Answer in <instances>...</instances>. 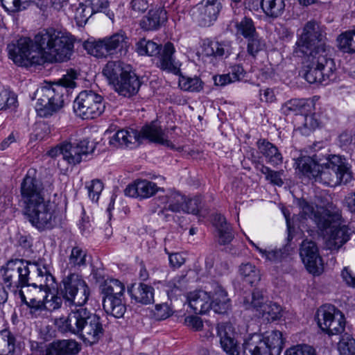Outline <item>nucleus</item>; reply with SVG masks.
<instances>
[{
	"label": "nucleus",
	"mask_w": 355,
	"mask_h": 355,
	"mask_svg": "<svg viewBox=\"0 0 355 355\" xmlns=\"http://www.w3.org/2000/svg\"><path fill=\"white\" fill-rule=\"evenodd\" d=\"M75 37L53 28L39 31L33 40L23 37L8 45L9 58L19 66L42 65L69 60L73 53Z\"/></svg>",
	"instance_id": "obj_1"
},
{
	"label": "nucleus",
	"mask_w": 355,
	"mask_h": 355,
	"mask_svg": "<svg viewBox=\"0 0 355 355\" xmlns=\"http://www.w3.org/2000/svg\"><path fill=\"white\" fill-rule=\"evenodd\" d=\"M60 291L66 302L75 307L66 318L60 319L59 328L63 332L78 336L87 345L97 343L104 329L101 318L83 307L90 295L89 288L83 277L76 272L69 273L62 279Z\"/></svg>",
	"instance_id": "obj_2"
},
{
	"label": "nucleus",
	"mask_w": 355,
	"mask_h": 355,
	"mask_svg": "<svg viewBox=\"0 0 355 355\" xmlns=\"http://www.w3.org/2000/svg\"><path fill=\"white\" fill-rule=\"evenodd\" d=\"M28 171L21 184V201L24 214L30 223L42 232L53 229L57 223V207L62 195L54 194V200H45L42 182Z\"/></svg>",
	"instance_id": "obj_3"
},
{
	"label": "nucleus",
	"mask_w": 355,
	"mask_h": 355,
	"mask_svg": "<svg viewBox=\"0 0 355 355\" xmlns=\"http://www.w3.org/2000/svg\"><path fill=\"white\" fill-rule=\"evenodd\" d=\"M295 164L297 168L304 175L316 182L329 187H336L341 183H347L351 178L348 167L344 157L337 155H329L326 162L317 155L299 157Z\"/></svg>",
	"instance_id": "obj_4"
},
{
	"label": "nucleus",
	"mask_w": 355,
	"mask_h": 355,
	"mask_svg": "<svg viewBox=\"0 0 355 355\" xmlns=\"http://www.w3.org/2000/svg\"><path fill=\"white\" fill-rule=\"evenodd\" d=\"M144 139L160 144L171 148H173L174 146L173 143L168 139L166 130H163L155 121L143 126L139 132L134 129L118 130L110 138L109 144L110 146L116 148H133Z\"/></svg>",
	"instance_id": "obj_5"
},
{
	"label": "nucleus",
	"mask_w": 355,
	"mask_h": 355,
	"mask_svg": "<svg viewBox=\"0 0 355 355\" xmlns=\"http://www.w3.org/2000/svg\"><path fill=\"white\" fill-rule=\"evenodd\" d=\"M321 216H315V223L325 239V246L330 250H338L350 239L351 230L341 225L338 211L322 210Z\"/></svg>",
	"instance_id": "obj_6"
},
{
	"label": "nucleus",
	"mask_w": 355,
	"mask_h": 355,
	"mask_svg": "<svg viewBox=\"0 0 355 355\" xmlns=\"http://www.w3.org/2000/svg\"><path fill=\"white\" fill-rule=\"evenodd\" d=\"M75 83L72 80H60L58 83L42 87L37 90L39 96L35 109L37 114L42 118H48L59 112L64 107V95L67 87H73Z\"/></svg>",
	"instance_id": "obj_7"
},
{
	"label": "nucleus",
	"mask_w": 355,
	"mask_h": 355,
	"mask_svg": "<svg viewBox=\"0 0 355 355\" xmlns=\"http://www.w3.org/2000/svg\"><path fill=\"white\" fill-rule=\"evenodd\" d=\"M329 49L324 52H315L305 58L307 70L304 78L311 84L327 85L337 78L334 60L328 56Z\"/></svg>",
	"instance_id": "obj_8"
},
{
	"label": "nucleus",
	"mask_w": 355,
	"mask_h": 355,
	"mask_svg": "<svg viewBox=\"0 0 355 355\" xmlns=\"http://www.w3.org/2000/svg\"><path fill=\"white\" fill-rule=\"evenodd\" d=\"M325 28L315 21H308L297 40L296 53L308 56L315 52H324L329 49L327 44Z\"/></svg>",
	"instance_id": "obj_9"
},
{
	"label": "nucleus",
	"mask_w": 355,
	"mask_h": 355,
	"mask_svg": "<svg viewBox=\"0 0 355 355\" xmlns=\"http://www.w3.org/2000/svg\"><path fill=\"white\" fill-rule=\"evenodd\" d=\"M32 269L37 272V283H33L34 295L41 294L46 311H53L59 309L62 304L61 297L51 294L50 299L48 292L54 284V277L51 274L48 267L41 262L30 264Z\"/></svg>",
	"instance_id": "obj_10"
},
{
	"label": "nucleus",
	"mask_w": 355,
	"mask_h": 355,
	"mask_svg": "<svg viewBox=\"0 0 355 355\" xmlns=\"http://www.w3.org/2000/svg\"><path fill=\"white\" fill-rule=\"evenodd\" d=\"M76 114L83 119H93L105 111L103 98L93 91H83L76 98L73 105Z\"/></svg>",
	"instance_id": "obj_11"
},
{
	"label": "nucleus",
	"mask_w": 355,
	"mask_h": 355,
	"mask_svg": "<svg viewBox=\"0 0 355 355\" xmlns=\"http://www.w3.org/2000/svg\"><path fill=\"white\" fill-rule=\"evenodd\" d=\"M316 320L320 329L329 336L341 334L345 330V316L334 306H320L316 313Z\"/></svg>",
	"instance_id": "obj_12"
},
{
	"label": "nucleus",
	"mask_w": 355,
	"mask_h": 355,
	"mask_svg": "<svg viewBox=\"0 0 355 355\" xmlns=\"http://www.w3.org/2000/svg\"><path fill=\"white\" fill-rule=\"evenodd\" d=\"M3 282L5 286L13 291L24 286H32L28 284V276L31 270L28 263L22 259L8 261L3 268Z\"/></svg>",
	"instance_id": "obj_13"
},
{
	"label": "nucleus",
	"mask_w": 355,
	"mask_h": 355,
	"mask_svg": "<svg viewBox=\"0 0 355 355\" xmlns=\"http://www.w3.org/2000/svg\"><path fill=\"white\" fill-rule=\"evenodd\" d=\"M300 255L306 270L313 275H319L323 271L322 258L315 242L305 239L300 248Z\"/></svg>",
	"instance_id": "obj_14"
},
{
	"label": "nucleus",
	"mask_w": 355,
	"mask_h": 355,
	"mask_svg": "<svg viewBox=\"0 0 355 355\" xmlns=\"http://www.w3.org/2000/svg\"><path fill=\"white\" fill-rule=\"evenodd\" d=\"M89 143L87 139L73 141L72 138L63 141V159L71 165L80 163L83 156L89 152Z\"/></svg>",
	"instance_id": "obj_15"
},
{
	"label": "nucleus",
	"mask_w": 355,
	"mask_h": 355,
	"mask_svg": "<svg viewBox=\"0 0 355 355\" xmlns=\"http://www.w3.org/2000/svg\"><path fill=\"white\" fill-rule=\"evenodd\" d=\"M175 51L173 44L166 42L157 55V67L162 71L178 75L180 72L181 64L175 57Z\"/></svg>",
	"instance_id": "obj_16"
},
{
	"label": "nucleus",
	"mask_w": 355,
	"mask_h": 355,
	"mask_svg": "<svg viewBox=\"0 0 355 355\" xmlns=\"http://www.w3.org/2000/svg\"><path fill=\"white\" fill-rule=\"evenodd\" d=\"M152 202L161 208L160 212L171 211L180 212L185 202V196L175 190H168L165 193L153 198Z\"/></svg>",
	"instance_id": "obj_17"
},
{
	"label": "nucleus",
	"mask_w": 355,
	"mask_h": 355,
	"mask_svg": "<svg viewBox=\"0 0 355 355\" xmlns=\"http://www.w3.org/2000/svg\"><path fill=\"white\" fill-rule=\"evenodd\" d=\"M221 9L219 0H202L197 5L196 20L201 26H209L216 21Z\"/></svg>",
	"instance_id": "obj_18"
},
{
	"label": "nucleus",
	"mask_w": 355,
	"mask_h": 355,
	"mask_svg": "<svg viewBox=\"0 0 355 355\" xmlns=\"http://www.w3.org/2000/svg\"><path fill=\"white\" fill-rule=\"evenodd\" d=\"M164 189L158 187L156 183L147 180H137L127 186L124 193L126 196L140 199L149 198L157 192Z\"/></svg>",
	"instance_id": "obj_19"
},
{
	"label": "nucleus",
	"mask_w": 355,
	"mask_h": 355,
	"mask_svg": "<svg viewBox=\"0 0 355 355\" xmlns=\"http://www.w3.org/2000/svg\"><path fill=\"white\" fill-rule=\"evenodd\" d=\"M141 81L139 77L132 71H125V74L114 84L115 91L124 97H131L135 95L141 87Z\"/></svg>",
	"instance_id": "obj_20"
},
{
	"label": "nucleus",
	"mask_w": 355,
	"mask_h": 355,
	"mask_svg": "<svg viewBox=\"0 0 355 355\" xmlns=\"http://www.w3.org/2000/svg\"><path fill=\"white\" fill-rule=\"evenodd\" d=\"M210 309L218 314L226 313L231 308V300L226 290L218 283L211 284Z\"/></svg>",
	"instance_id": "obj_21"
},
{
	"label": "nucleus",
	"mask_w": 355,
	"mask_h": 355,
	"mask_svg": "<svg viewBox=\"0 0 355 355\" xmlns=\"http://www.w3.org/2000/svg\"><path fill=\"white\" fill-rule=\"evenodd\" d=\"M217 334L220 338V344L227 354L239 355V347L234 338L231 324L228 323H220L217 326Z\"/></svg>",
	"instance_id": "obj_22"
},
{
	"label": "nucleus",
	"mask_w": 355,
	"mask_h": 355,
	"mask_svg": "<svg viewBox=\"0 0 355 355\" xmlns=\"http://www.w3.org/2000/svg\"><path fill=\"white\" fill-rule=\"evenodd\" d=\"M211 295L202 290L190 292L187 295V302L190 309L197 314H205L210 310Z\"/></svg>",
	"instance_id": "obj_23"
},
{
	"label": "nucleus",
	"mask_w": 355,
	"mask_h": 355,
	"mask_svg": "<svg viewBox=\"0 0 355 355\" xmlns=\"http://www.w3.org/2000/svg\"><path fill=\"white\" fill-rule=\"evenodd\" d=\"M166 20V10L162 7H156L150 9L148 15L142 18L140 26L144 31H155L158 29Z\"/></svg>",
	"instance_id": "obj_24"
},
{
	"label": "nucleus",
	"mask_w": 355,
	"mask_h": 355,
	"mask_svg": "<svg viewBox=\"0 0 355 355\" xmlns=\"http://www.w3.org/2000/svg\"><path fill=\"white\" fill-rule=\"evenodd\" d=\"M243 353L250 355H274L270 347L263 340L262 336L254 334L248 336L243 344Z\"/></svg>",
	"instance_id": "obj_25"
},
{
	"label": "nucleus",
	"mask_w": 355,
	"mask_h": 355,
	"mask_svg": "<svg viewBox=\"0 0 355 355\" xmlns=\"http://www.w3.org/2000/svg\"><path fill=\"white\" fill-rule=\"evenodd\" d=\"M105 38L110 55L116 53H120L121 55L125 54L130 45V38L122 30Z\"/></svg>",
	"instance_id": "obj_26"
},
{
	"label": "nucleus",
	"mask_w": 355,
	"mask_h": 355,
	"mask_svg": "<svg viewBox=\"0 0 355 355\" xmlns=\"http://www.w3.org/2000/svg\"><path fill=\"white\" fill-rule=\"evenodd\" d=\"M203 53L214 58L227 57L230 54V43L226 41L214 40L209 38L203 40L202 43Z\"/></svg>",
	"instance_id": "obj_27"
},
{
	"label": "nucleus",
	"mask_w": 355,
	"mask_h": 355,
	"mask_svg": "<svg viewBox=\"0 0 355 355\" xmlns=\"http://www.w3.org/2000/svg\"><path fill=\"white\" fill-rule=\"evenodd\" d=\"M212 223L216 229L219 244L227 245L233 240L232 228L223 215L215 214L213 216Z\"/></svg>",
	"instance_id": "obj_28"
},
{
	"label": "nucleus",
	"mask_w": 355,
	"mask_h": 355,
	"mask_svg": "<svg viewBox=\"0 0 355 355\" xmlns=\"http://www.w3.org/2000/svg\"><path fill=\"white\" fill-rule=\"evenodd\" d=\"M87 250L80 245L71 247L68 255L67 268L69 270H79L87 265Z\"/></svg>",
	"instance_id": "obj_29"
},
{
	"label": "nucleus",
	"mask_w": 355,
	"mask_h": 355,
	"mask_svg": "<svg viewBox=\"0 0 355 355\" xmlns=\"http://www.w3.org/2000/svg\"><path fill=\"white\" fill-rule=\"evenodd\" d=\"M131 67L120 60L109 61L103 69V74L107 78L110 84L114 85L119 78L125 74V71H128Z\"/></svg>",
	"instance_id": "obj_30"
},
{
	"label": "nucleus",
	"mask_w": 355,
	"mask_h": 355,
	"mask_svg": "<svg viewBox=\"0 0 355 355\" xmlns=\"http://www.w3.org/2000/svg\"><path fill=\"white\" fill-rule=\"evenodd\" d=\"M132 300L144 304H150L154 299V288L147 284L141 283L132 285L128 290Z\"/></svg>",
	"instance_id": "obj_31"
},
{
	"label": "nucleus",
	"mask_w": 355,
	"mask_h": 355,
	"mask_svg": "<svg viewBox=\"0 0 355 355\" xmlns=\"http://www.w3.org/2000/svg\"><path fill=\"white\" fill-rule=\"evenodd\" d=\"M257 147L266 157L267 162L271 165L275 166L282 163L283 157L282 153L272 143L266 139H260L257 141Z\"/></svg>",
	"instance_id": "obj_32"
},
{
	"label": "nucleus",
	"mask_w": 355,
	"mask_h": 355,
	"mask_svg": "<svg viewBox=\"0 0 355 355\" xmlns=\"http://www.w3.org/2000/svg\"><path fill=\"white\" fill-rule=\"evenodd\" d=\"M103 306L107 314L116 318L123 317L126 310L123 296L104 297Z\"/></svg>",
	"instance_id": "obj_33"
},
{
	"label": "nucleus",
	"mask_w": 355,
	"mask_h": 355,
	"mask_svg": "<svg viewBox=\"0 0 355 355\" xmlns=\"http://www.w3.org/2000/svg\"><path fill=\"white\" fill-rule=\"evenodd\" d=\"M263 340L270 347L274 355H280L284 348V338L282 333L278 330H271L261 334Z\"/></svg>",
	"instance_id": "obj_34"
},
{
	"label": "nucleus",
	"mask_w": 355,
	"mask_h": 355,
	"mask_svg": "<svg viewBox=\"0 0 355 355\" xmlns=\"http://www.w3.org/2000/svg\"><path fill=\"white\" fill-rule=\"evenodd\" d=\"M261 10L270 19H277L284 12V0H261Z\"/></svg>",
	"instance_id": "obj_35"
},
{
	"label": "nucleus",
	"mask_w": 355,
	"mask_h": 355,
	"mask_svg": "<svg viewBox=\"0 0 355 355\" xmlns=\"http://www.w3.org/2000/svg\"><path fill=\"white\" fill-rule=\"evenodd\" d=\"M234 26L235 35L238 37H243L248 40L257 33L253 20L248 17H243L239 21H234Z\"/></svg>",
	"instance_id": "obj_36"
},
{
	"label": "nucleus",
	"mask_w": 355,
	"mask_h": 355,
	"mask_svg": "<svg viewBox=\"0 0 355 355\" xmlns=\"http://www.w3.org/2000/svg\"><path fill=\"white\" fill-rule=\"evenodd\" d=\"M292 251L293 248L287 243L282 248L266 250L263 258L271 263H278L288 259Z\"/></svg>",
	"instance_id": "obj_37"
},
{
	"label": "nucleus",
	"mask_w": 355,
	"mask_h": 355,
	"mask_svg": "<svg viewBox=\"0 0 355 355\" xmlns=\"http://www.w3.org/2000/svg\"><path fill=\"white\" fill-rule=\"evenodd\" d=\"M104 297H120L124 295L125 286L116 279H107L101 286Z\"/></svg>",
	"instance_id": "obj_38"
},
{
	"label": "nucleus",
	"mask_w": 355,
	"mask_h": 355,
	"mask_svg": "<svg viewBox=\"0 0 355 355\" xmlns=\"http://www.w3.org/2000/svg\"><path fill=\"white\" fill-rule=\"evenodd\" d=\"M239 273L243 280L250 285H253L260 281L259 271L256 266L251 263H242L239 268Z\"/></svg>",
	"instance_id": "obj_39"
},
{
	"label": "nucleus",
	"mask_w": 355,
	"mask_h": 355,
	"mask_svg": "<svg viewBox=\"0 0 355 355\" xmlns=\"http://www.w3.org/2000/svg\"><path fill=\"white\" fill-rule=\"evenodd\" d=\"M15 338L12 333L4 329L0 331V355H15Z\"/></svg>",
	"instance_id": "obj_40"
},
{
	"label": "nucleus",
	"mask_w": 355,
	"mask_h": 355,
	"mask_svg": "<svg viewBox=\"0 0 355 355\" xmlns=\"http://www.w3.org/2000/svg\"><path fill=\"white\" fill-rule=\"evenodd\" d=\"M268 302L265 300L263 292L255 289L248 297H245L243 304L246 309H252L259 313L262 306Z\"/></svg>",
	"instance_id": "obj_41"
},
{
	"label": "nucleus",
	"mask_w": 355,
	"mask_h": 355,
	"mask_svg": "<svg viewBox=\"0 0 355 355\" xmlns=\"http://www.w3.org/2000/svg\"><path fill=\"white\" fill-rule=\"evenodd\" d=\"M338 46L344 53H355V31L341 33L337 38Z\"/></svg>",
	"instance_id": "obj_42"
},
{
	"label": "nucleus",
	"mask_w": 355,
	"mask_h": 355,
	"mask_svg": "<svg viewBox=\"0 0 355 355\" xmlns=\"http://www.w3.org/2000/svg\"><path fill=\"white\" fill-rule=\"evenodd\" d=\"M84 46L88 53L93 56L102 58L109 54L105 37L98 40L87 41Z\"/></svg>",
	"instance_id": "obj_43"
},
{
	"label": "nucleus",
	"mask_w": 355,
	"mask_h": 355,
	"mask_svg": "<svg viewBox=\"0 0 355 355\" xmlns=\"http://www.w3.org/2000/svg\"><path fill=\"white\" fill-rule=\"evenodd\" d=\"M162 46L145 38L140 40L136 44V51L140 55L157 56Z\"/></svg>",
	"instance_id": "obj_44"
},
{
	"label": "nucleus",
	"mask_w": 355,
	"mask_h": 355,
	"mask_svg": "<svg viewBox=\"0 0 355 355\" xmlns=\"http://www.w3.org/2000/svg\"><path fill=\"white\" fill-rule=\"evenodd\" d=\"M282 307L275 302H268L261 310L258 313L259 316H261L268 322L277 320L282 316Z\"/></svg>",
	"instance_id": "obj_45"
},
{
	"label": "nucleus",
	"mask_w": 355,
	"mask_h": 355,
	"mask_svg": "<svg viewBox=\"0 0 355 355\" xmlns=\"http://www.w3.org/2000/svg\"><path fill=\"white\" fill-rule=\"evenodd\" d=\"M337 349L339 355H355V339L348 334L342 335Z\"/></svg>",
	"instance_id": "obj_46"
},
{
	"label": "nucleus",
	"mask_w": 355,
	"mask_h": 355,
	"mask_svg": "<svg viewBox=\"0 0 355 355\" xmlns=\"http://www.w3.org/2000/svg\"><path fill=\"white\" fill-rule=\"evenodd\" d=\"M179 86L181 89L191 92H198L203 88V83L197 76H182L179 79Z\"/></svg>",
	"instance_id": "obj_47"
},
{
	"label": "nucleus",
	"mask_w": 355,
	"mask_h": 355,
	"mask_svg": "<svg viewBox=\"0 0 355 355\" xmlns=\"http://www.w3.org/2000/svg\"><path fill=\"white\" fill-rule=\"evenodd\" d=\"M26 305L29 309L31 318H42L46 311L42 299L37 296H34L29 302H26Z\"/></svg>",
	"instance_id": "obj_48"
},
{
	"label": "nucleus",
	"mask_w": 355,
	"mask_h": 355,
	"mask_svg": "<svg viewBox=\"0 0 355 355\" xmlns=\"http://www.w3.org/2000/svg\"><path fill=\"white\" fill-rule=\"evenodd\" d=\"M306 99H291L287 101L282 107V112L284 114L288 115L292 113L295 114H302L305 106L308 103Z\"/></svg>",
	"instance_id": "obj_49"
},
{
	"label": "nucleus",
	"mask_w": 355,
	"mask_h": 355,
	"mask_svg": "<svg viewBox=\"0 0 355 355\" xmlns=\"http://www.w3.org/2000/svg\"><path fill=\"white\" fill-rule=\"evenodd\" d=\"M85 1L89 6L94 14L103 12L109 19L112 21H114V15L109 9L110 3L107 0H87Z\"/></svg>",
	"instance_id": "obj_50"
},
{
	"label": "nucleus",
	"mask_w": 355,
	"mask_h": 355,
	"mask_svg": "<svg viewBox=\"0 0 355 355\" xmlns=\"http://www.w3.org/2000/svg\"><path fill=\"white\" fill-rule=\"evenodd\" d=\"M299 207L302 210V213L304 218H310L315 222V218L317 216H321L322 210H328L322 207L314 206L312 203H309L305 200H299Z\"/></svg>",
	"instance_id": "obj_51"
},
{
	"label": "nucleus",
	"mask_w": 355,
	"mask_h": 355,
	"mask_svg": "<svg viewBox=\"0 0 355 355\" xmlns=\"http://www.w3.org/2000/svg\"><path fill=\"white\" fill-rule=\"evenodd\" d=\"M3 9L8 12H17L25 10L31 0H0Z\"/></svg>",
	"instance_id": "obj_52"
},
{
	"label": "nucleus",
	"mask_w": 355,
	"mask_h": 355,
	"mask_svg": "<svg viewBox=\"0 0 355 355\" xmlns=\"http://www.w3.org/2000/svg\"><path fill=\"white\" fill-rule=\"evenodd\" d=\"M259 171L265 175L266 180L269 181L271 184L278 187L283 185L284 181L282 178L283 171H275L264 165L260 166Z\"/></svg>",
	"instance_id": "obj_53"
},
{
	"label": "nucleus",
	"mask_w": 355,
	"mask_h": 355,
	"mask_svg": "<svg viewBox=\"0 0 355 355\" xmlns=\"http://www.w3.org/2000/svg\"><path fill=\"white\" fill-rule=\"evenodd\" d=\"M61 355H76L80 351V345L75 340H59Z\"/></svg>",
	"instance_id": "obj_54"
},
{
	"label": "nucleus",
	"mask_w": 355,
	"mask_h": 355,
	"mask_svg": "<svg viewBox=\"0 0 355 355\" xmlns=\"http://www.w3.org/2000/svg\"><path fill=\"white\" fill-rule=\"evenodd\" d=\"M202 198L200 196H195L191 198H187L185 196V202L183 204L182 209L181 211L198 214L201 208Z\"/></svg>",
	"instance_id": "obj_55"
},
{
	"label": "nucleus",
	"mask_w": 355,
	"mask_h": 355,
	"mask_svg": "<svg viewBox=\"0 0 355 355\" xmlns=\"http://www.w3.org/2000/svg\"><path fill=\"white\" fill-rule=\"evenodd\" d=\"M247 51L252 57H255L258 52L263 50L265 46L264 41L259 36L258 33L247 40Z\"/></svg>",
	"instance_id": "obj_56"
},
{
	"label": "nucleus",
	"mask_w": 355,
	"mask_h": 355,
	"mask_svg": "<svg viewBox=\"0 0 355 355\" xmlns=\"http://www.w3.org/2000/svg\"><path fill=\"white\" fill-rule=\"evenodd\" d=\"M17 103V96L14 93L6 89L0 91V110L15 107Z\"/></svg>",
	"instance_id": "obj_57"
},
{
	"label": "nucleus",
	"mask_w": 355,
	"mask_h": 355,
	"mask_svg": "<svg viewBox=\"0 0 355 355\" xmlns=\"http://www.w3.org/2000/svg\"><path fill=\"white\" fill-rule=\"evenodd\" d=\"M87 188L89 198L92 202H97L103 189V182L99 180H94Z\"/></svg>",
	"instance_id": "obj_58"
},
{
	"label": "nucleus",
	"mask_w": 355,
	"mask_h": 355,
	"mask_svg": "<svg viewBox=\"0 0 355 355\" xmlns=\"http://www.w3.org/2000/svg\"><path fill=\"white\" fill-rule=\"evenodd\" d=\"M284 355H316L315 350L307 345H298L285 352Z\"/></svg>",
	"instance_id": "obj_59"
},
{
	"label": "nucleus",
	"mask_w": 355,
	"mask_h": 355,
	"mask_svg": "<svg viewBox=\"0 0 355 355\" xmlns=\"http://www.w3.org/2000/svg\"><path fill=\"white\" fill-rule=\"evenodd\" d=\"M92 15H94V12L89 6L85 2V3L80 4L76 13V18L86 23Z\"/></svg>",
	"instance_id": "obj_60"
},
{
	"label": "nucleus",
	"mask_w": 355,
	"mask_h": 355,
	"mask_svg": "<svg viewBox=\"0 0 355 355\" xmlns=\"http://www.w3.org/2000/svg\"><path fill=\"white\" fill-rule=\"evenodd\" d=\"M229 74L233 82H236L241 80L245 77V71L241 65L236 64L231 67Z\"/></svg>",
	"instance_id": "obj_61"
},
{
	"label": "nucleus",
	"mask_w": 355,
	"mask_h": 355,
	"mask_svg": "<svg viewBox=\"0 0 355 355\" xmlns=\"http://www.w3.org/2000/svg\"><path fill=\"white\" fill-rule=\"evenodd\" d=\"M185 324L195 331H200L203 327V322L198 316L191 315L185 318Z\"/></svg>",
	"instance_id": "obj_62"
},
{
	"label": "nucleus",
	"mask_w": 355,
	"mask_h": 355,
	"mask_svg": "<svg viewBox=\"0 0 355 355\" xmlns=\"http://www.w3.org/2000/svg\"><path fill=\"white\" fill-rule=\"evenodd\" d=\"M130 6L135 12L143 13L148 9V3L147 0H130Z\"/></svg>",
	"instance_id": "obj_63"
},
{
	"label": "nucleus",
	"mask_w": 355,
	"mask_h": 355,
	"mask_svg": "<svg viewBox=\"0 0 355 355\" xmlns=\"http://www.w3.org/2000/svg\"><path fill=\"white\" fill-rule=\"evenodd\" d=\"M341 277L345 284L351 287H355V275L349 267L345 266L341 271Z\"/></svg>",
	"instance_id": "obj_64"
}]
</instances>
